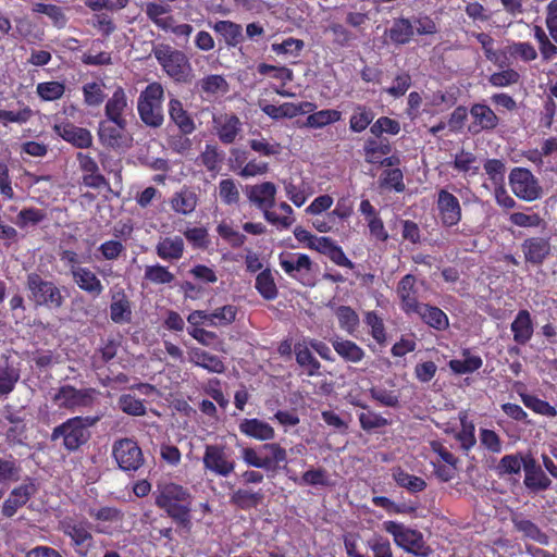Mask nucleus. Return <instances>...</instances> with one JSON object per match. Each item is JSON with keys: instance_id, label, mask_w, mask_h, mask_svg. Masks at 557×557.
<instances>
[{"instance_id": "2eb2a0df", "label": "nucleus", "mask_w": 557, "mask_h": 557, "mask_svg": "<svg viewBox=\"0 0 557 557\" xmlns=\"http://www.w3.org/2000/svg\"><path fill=\"white\" fill-rule=\"evenodd\" d=\"M436 205L441 222L444 225L454 226L458 224L461 219V207L456 196L445 189H441Z\"/></svg>"}, {"instance_id": "f257e3e1", "label": "nucleus", "mask_w": 557, "mask_h": 557, "mask_svg": "<svg viewBox=\"0 0 557 557\" xmlns=\"http://www.w3.org/2000/svg\"><path fill=\"white\" fill-rule=\"evenodd\" d=\"M191 498L188 490L177 483L163 481L157 484L156 505L181 523L189 521Z\"/></svg>"}, {"instance_id": "c9c22d12", "label": "nucleus", "mask_w": 557, "mask_h": 557, "mask_svg": "<svg viewBox=\"0 0 557 557\" xmlns=\"http://www.w3.org/2000/svg\"><path fill=\"white\" fill-rule=\"evenodd\" d=\"M197 86L207 98L218 97L228 91V83L222 75L211 74L201 78Z\"/></svg>"}, {"instance_id": "f3484780", "label": "nucleus", "mask_w": 557, "mask_h": 557, "mask_svg": "<svg viewBox=\"0 0 557 557\" xmlns=\"http://www.w3.org/2000/svg\"><path fill=\"white\" fill-rule=\"evenodd\" d=\"M397 296L400 299V308L407 314L413 312L422 302L418 301V290L416 288V277L411 274L405 275L397 286Z\"/></svg>"}, {"instance_id": "20e7f679", "label": "nucleus", "mask_w": 557, "mask_h": 557, "mask_svg": "<svg viewBox=\"0 0 557 557\" xmlns=\"http://www.w3.org/2000/svg\"><path fill=\"white\" fill-rule=\"evenodd\" d=\"M164 90L161 84H149L145 90L141 91L137 109L141 121L151 127H159L163 123V100Z\"/></svg>"}, {"instance_id": "6e6552de", "label": "nucleus", "mask_w": 557, "mask_h": 557, "mask_svg": "<svg viewBox=\"0 0 557 557\" xmlns=\"http://www.w3.org/2000/svg\"><path fill=\"white\" fill-rule=\"evenodd\" d=\"M203 469L214 475L226 478L235 470V460L223 444H207L202 456Z\"/></svg>"}, {"instance_id": "dca6fc26", "label": "nucleus", "mask_w": 557, "mask_h": 557, "mask_svg": "<svg viewBox=\"0 0 557 557\" xmlns=\"http://www.w3.org/2000/svg\"><path fill=\"white\" fill-rule=\"evenodd\" d=\"M472 123L470 131L480 133L482 131H493L497 127L499 119L496 113L484 103H475L470 108Z\"/></svg>"}, {"instance_id": "13d9d810", "label": "nucleus", "mask_w": 557, "mask_h": 557, "mask_svg": "<svg viewBox=\"0 0 557 557\" xmlns=\"http://www.w3.org/2000/svg\"><path fill=\"white\" fill-rule=\"evenodd\" d=\"M83 95H84V101L89 107H98L100 106L104 98V84L103 83H86L83 86Z\"/></svg>"}, {"instance_id": "a19ab883", "label": "nucleus", "mask_w": 557, "mask_h": 557, "mask_svg": "<svg viewBox=\"0 0 557 557\" xmlns=\"http://www.w3.org/2000/svg\"><path fill=\"white\" fill-rule=\"evenodd\" d=\"M335 351L346 361L357 363L364 357V351L356 343L336 338L332 342Z\"/></svg>"}, {"instance_id": "f8f14e48", "label": "nucleus", "mask_w": 557, "mask_h": 557, "mask_svg": "<svg viewBox=\"0 0 557 557\" xmlns=\"http://www.w3.org/2000/svg\"><path fill=\"white\" fill-rule=\"evenodd\" d=\"M95 395L96 392L91 388L77 389L71 385H63L52 396V400L60 408L75 410L90 406Z\"/></svg>"}, {"instance_id": "39448f33", "label": "nucleus", "mask_w": 557, "mask_h": 557, "mask_svg": "<svg viewBox=\"0 0 557 557\" xmlns=\"http://www.w3.org/2000/svg\"><path fill=\"white\" fill-rule=\"evenodd\" d=\"M26 288L28 299L37 307L45 306L50 309H58L63 305L64 297L60 288L53 282L44 280L35 272L27 274Z\"/></svg>"}, {"instance_id": "58836bf2", "label": "nucleus", "mask_w": 557, "mask_h": 557, "mask_svg": "<svg viewBox=\"0 0 557 557\" xmlns=\"http://www.w3.org/2000/svg\"><path fill=\"white\" fill-rule=\"evenodd\" d=\"M414 35V28L410 20L401 17L394 21L388 29L389 39L397 45L408 44Z\"/></svg>"}, {"instance_id": "8fccbe9b", "label": "nucleus", "mask_w": 557, "mask_h": 557, "mask_svg": "<svg viewBox=\"0 0 557 557\" xmlns=\"http://www.w3.org/2000/svg\"><path fill=\"white\" fill-rule=\"evenodd\" d=\"M18 379L17 370L10 366L8 360H0V395L11 393Z\"/></svg>"}, {"instance_id": "c756f323", "label": "nucleus", "mask_w": 557, "mask_h": 557, "mask_svg": "<svg viewBox=\"0 0 557 557\" xmlns=\"http://www.w3.org/2000/svg\"><path fill=\"white\" fill-rule=\"evenodd\" d=\"M156 252L162 260H178L183 257L184 240L180 236L161 238L156 246Z\"/></svg>"}, {"instance_id": "e2e57ef3", "label": "nucleus", "mask_w": 557, "mask_h": 557, "mask_svg": "<svg viewBox=\"0 0 557 557\" xmlns=\"http://www.w3.org/2000/svg\"><path fill=\"white\" fill-rule=\"evenodd\" d=\"M522 468V458L518 455L504 456L496 466V472L499 476L519 474Z\"/></svg>"}, {"instance_id": "b1692460", "label": "nucleus", "mask_w": 557, "mask_h": 557, "mask_svg": "<svg viewBox=\"0 0 557 557\" xmlns=\"http://www.w3.org/2000/svg\"><path fill=\"white\" fill-rule=\"evenodd\" d=\"M214 128L219 139L223 144H232L240 132L242 123L233 114H221L213 119Z\"/></svg>"}, {"instance_id": "9b49d317", "label": "nucleus", "mask_w": 557, "mask_h": 557, "mask_svg": "<svg viewBox=\"0 0 557 557\" xmlns=\"http://www.w3.org/2000/svg\"><path fill=\"white\" fill-rule=\"evenodd\" d=\"M512 193L520 199L532 201L541 197V187L534 175L524 168H515L509 174Z\"/></svg>"}, {"instance_id": "ea45409f", "label": "nucleus", "mask_w": 557, "mask_h": 557, "mask_svg": "<svg viewBox=\"0 0 557 557\" xmlns=\"http://www.w3.org/2000/svg\"><path fill=\"white\" fill-rule=\"evenodd\" d=\"M513 525L515 529L525 539L532 540L542 545H547L549 543L548 536L542 532L535 523L528 519L515 518Z\"/></svg>"}, {"instance_id": "393cba45", "label": "nucleus", "mask_w": 557, "mask_h": 557, "mask_svg": "<svg viewBox=\"0 0 557 557\" xmlns=\"http://www.w3.org/2000/svg\"><path fill=\"white\" fill-rule=\"evenodd\" d=\"M238 429L244 435L261 442L275 437L274 429L268 422L257 418L243 419L238 424Z\"/></svg>"}, {"instance_id": "4d7b16f0", "label": "nucleus", "mask_w": 557, "mask_h": 557, "mask_svg": "<svg viewBox=\"0 0 557 557\" xmlns=\"http://www.w3.org/2000/svg\"><path fill=\"white\" fill-rule=\"evenodd\" d=\"M459 420L461 424V430L457 434V440L459 441L461 447L466 450H469L475 445V436H474V424L471 421H468V417L466 412L459 413Z\"/></svg>"}, {"instance_id": "f03ea898", "label": "nucleus", "mask_w": 557, "mask_h": 557, "mask_svg": "<svg viewBox=\"0 0 557 557\" xmlns=\"http://www.w3.org/2000/svg\"><path fill=\"white\" fill-rule=\"evenodd\" d=\"M152 54L168 76L178 83H187L191 77V65L187 55L170 45L159 44Z\"/></svg>"}, {"instance_id": "49530a36", "label": "nucleus", "mask_w": 557, "mask_h": 557, "mask_svg": "<svg viewBox=\"0 0 557 557\" xmlns=\"http://www.w3.org/2000/svg\"><path fill=\"white\" fill-rule=\"evenodd\" d=\"M237 307L233 305H225L210 311L209 326L221 327L232 324L236 320Z\"/></svg>"}, {"instance_id": "bf43d9fd", "label": "nucleus", "mask_w": 557, "mask_h": 557, "mask_svg": "<svg viewBox=\"0 0 557 557\" xmlns=\"http://www.w3.org/2000/svg\"><path fill=\"white\" fill-rule=\"evenodd\" d=\"M336 317L341 329L352 334L359 325V317L350 307L341 306L336 310Z\"/></svg>"}, {"instance_id": "6e6d98bb", "label": "nucleus", "mask_w": 557, "mask_h": 557, "mask_svg": "<svg viewBox=\"0 0 557 557\" xmlns=\"http://www.w3.org/2000/svg\"><path fill=\"white\" fill-rule=\"evenodd\" d=\"M256 288L260 295L268 300L276 298L277 288L270 270H264L258 274L256 278Z\"/></svg>"}, {"instance_id": "79ce46f5", "label": "nucleus", "mask_w": 557, "mask_h": 557, "mask_svg": "<svg viewBox=\"0 0 557 557\" xmlns=\"http://www.w3.org/2000/svg\"><path fill=\"white\" fill-rule=\"evenodd\" d=\"M309 347L306 343L295 345L296 361L306 369L308 375L314 376L319 374L321 364L311 354Z\"/></svg>"}, {"instance_id": "a18cd8bd", "label": "nucleus", "mask_w": 557, "mask_h": 557, "mask_svg": "<svg viewBox=\"0 0 557 557\" xmlns=\"http://www.w3.org/2000/svg\"><path fill=\"white\" fill-rule=\"evenodd\" d=\"M373 119L374 112L372 109L358 104L350 116L349 128L355 133H361L372 123Z\"/></svg>"}, {"instance_id": "338daca9", "label": "nucleus", "mask_w": 557, "mask_h": 557, "mask_svg": "<svg viewBox=\"0 0 557 557\" xmlns=\"http://www.w3.org/2000/svg\"><path fill=\"white\" fill-rule=\"evenodd\" d=\"M367 546L372 552L373 557H393L391 542L380 534L370 537L367 541Z\"/></svg>"}, {"instance_id": "37998d69", "label": "nucleus", "mask_w": 557, "mask_h": 557, "mask_svg": "<svg viewBox=\"0 0 557 557\" xmlns=\"http://www.w3.org/2000/svg\"><path fill=\"white\" fill-rule=\"evenodd\" d=\"M32 10L35 13L48 16L57 28H63L66 25L67 18L64 10L57 4L36 2L33 4Z\"/></svg>"}, {"instance_id": "423d86ee", "label": "nucleus", "mask_w": 557, "mask_h": 557, "mask_svg": "<svg viewBox=\"0 0 557 557\" xmlns=\"http://www.w3.org/2000/svg\"><path fill=\"white\" fill-rule=\"evenodd\" d=\"M91 418L75 417L66 420L64 423L53 429L51 440H63V445L67 450H76L89 438L88 428L94 424Z\"/></svg>"}, {"instance_id": "cd10ccee", "label": "nucleus", "mask_w": 557, "mask_h": 557, "mask_svg": "<svg viewBox=\"0 0 557 557\" xmlns=\"http://www.w3.org/2000/svg\"><path fill=\"white\" fill-rule=\"evenodd\" d=\"M413 313L419 315L425 324L437 331L446 330L449 325L448 317L437 307L421 304Z\"/></svg>"}, {"instance_id": "aec40b11", "label": "nucleus", "mask_w": 557, "mask_h": 557, "mask_svg": "<svg viewBox=\"0 0 557 557\" xmlns=\"http://www.w3.org/2000/svg\"><path fill=\"white\" fill-rule=\"evenodd\" d=\"M64 533L71 537L75 549L81 555H86L92 545V536L84 522H64Z\"/></svg>"}, {"instance_id": "7c9ffc66", "label": "nucleus", "mask_w": 557, "mask_h": 557, "mask_svg": "<svg viewBox=\"0 0 557 557\" xmlns=\"http://www.w3.org/2000/svg\"><path fill=\"white\" fill-rule=\"evenodd\" d=\"M198 203V197L195 191L183 188L175 193L170 199V206L176 213L188 215L195 211Z\"/></svg>"}, {"instance_id": "6ab92c4d", "label": "nucleus", "mask_w": 557, "mask_h": 557, "mask_svg": "<svg viewBox=\"0 0 557 557\" xmlns=\"http://www.w3.org/2000/svg\"><path fill=\"white\" fill-rule=\"evenodd\" d=\"M35 493L36 485L32 481L23 483L22 485L13 488L9 497L3 503V515L5 517L14 516L17 509L23 507Z\"/></svg>"}, {"instance_id": "473e14b6", "label": "nucleus", "mask_w": 557, "mask_h": 557, "mask_svg": "<svg viewBox=\"0 0 557 557\" xmlns=\"http://www.w3.org/2000/svg\"><path fill=\"white\" fill-rule=\"evenodd\" d=\"M172 9L169 4H161L157 2H148L146 4V14L148 18L162 30L168 32L172 26L173 16L170 15Z\"/></svg>"}, {"instance_id": "bb28decb", "label": "nucleus", "mask_w": 557, "mask_h": 557, "mask_svg": "<svg viewBox=\"0 0 557 557\" xmlns=\"http://www.w3.org/2000/svg\"><path fill=\"white\" fill-rule=\"evenodd\" d=\"M513 341L519 345L527 344L533 335V323L528 310H520L510 325Z\"/></svg>"}, {"instance_id": "de8ad7c7", "label": "nucleus", "mask_w": 557, "mask_h": 557, "mask_svg": "<svg viewBox=\"0 0 557 557\" xmlns=\"http://www.w3.org/2000/svg\"><path fill=\"white\" fill-rule=\"evenodd\" d=\"M482 359L480 356L463 354L462 359H453L449 361V368L456 374H468L476 371L482 367Z\"/></svg>"}, {"instance_id": "4be33fe9", "label": "nucleus", "mask_w": 557, "mask_h": 557, "mask_svg": "<svg viewBox=\"0 0 557 557\" xmlns=\"http://www.w3.org/2000/svg\"><path fill=\"white\" fill-rule=\"evenodd\" d=\"M71 275L77 287L92 297L100 296L104 290L101 281L89 268L76 269Z\"/></svg>"}, {"instance_id": "0e129e2a", "label": "nucleus", "mask_w": 557, "mask_h": 557, "mask_svg": "<svg viewBox=\"0 0 557 557\" xmlns=\"http://www.w3.org/2000/svg\"><path fill=\"white\" fill-rule=\"evenodd\" d=\"M454 168L469 175H474L479 171L475 156L466 151H461L455 156Z\"/></svg>"}, {"instance_id": "0eeeda50", "label": "nucleus", "mask_w": 557, "mask_h": 557, "mask_svg": "<svg viewBox=\"0 0 557 557\" xmlns=\"http://www.w3.org/2000/svg\"><path fill=\"white\" fill-rule=\"evenodd\" d=\"M278 264L286 275L298 281L305 286L314 284V271L317 264L308 255L299 252H282L278 256Z\"/></svg>"}, {"instance_id": "e433bc0d", "label": "nucleus", "mask_w": 557, "mask_h": 557, "mask_svg": "<svg viewBox=\"0 0 557 557\" xmlns=\"http://www.w3.org/2000/svg\"><path fill=\"white\" fill-rule=\"evenodd\" d=\"M213 29L224 38L225 44L230 47H236L243 41L242 26L232 21H219L213 25Z\"/></svg>"}, {"instance_id": "864d4df0", "label": "nucleus", "mask_w": 557, "mask_h": 557, "mask_svg": "<svg viewBox=\"0 0 557 557\" xmlns=\"http://www.w3.org/2000/svg\"><path fill=\"white\" fill-rule=\"evenodd\" d=\"M36 92L44 101L59 100L65 92V85L57 81L39 83Z\"/></svg>"}, {"instance_id": "a878e982", "label": "nucleus", "mask_w": 557, "mask_h": 557, "mask_svg": "<svg viewBox=\"0 0 557 557\" xmlns=\"http://www.w3.org/2000/svg\"><path fill=\"white\" fill-rule=\"evenodd\" d=\"M110 305V318L114 323H127L132 319L131 304L122 288L113 289Z\"/></svg>"}, {"instance_id": "5701e85b", "label": "nucleus", "mask_w": 557, "mask_h": 557, "mask_svg": "<svg viewBox=\"0 0 557 557\" xmlns=\"http://www.w3.org/2000/svg\"><path fill=\"white\" fill-rule=\"evenodd\" d=\"M168 111L170 120L177 126L181 133L184 135H190L195 132V121L178 99L172 98L169 101Z\"/></svg>"}, {"instance_id": "ddd939ff", "label": "nucleus", "mask_w": 557, "mask_h": 557, "mask_svg": "<svg viewBox=\"0 0 557 557\" xmlns=\"http://www.w3.org/2000/svg\"><path fill=\"white\" fill-rule=\"evenodd\" d=\"M53 131L63 140L70 143L76 148L86 149L92 145V135L90 131L74 125L69 121L55 122Z\"/></svg>"}, {"instance_id": "9d476101", "label": "nucleus", "mask_w": 557, "mask_h": 557, "mask_svg": "<svg viewBox=\"0 0 557 557\" xmlns=\"http://www.w3.org/2000/svg\"><path fill=\"white\" fill-rule=\"evenodd\" d=\"M127 121L106 119L99 122L98 136L100 143L112 149L128 147L132 137L126 131Z\"/></svg>"}, {"instance_id": "7ed1b4c3", "label": "nucleus", "mask_w": 557, "mask_h": 557, "mask_svg": "<svg viewBox=\"0 0 557 557\" xmlns=\"http://www.w3.org/2000/svg\"><path fill=\"white\" fill-rule=\"evenodd\" d=\"M382 528L392 535L394 543L405 552L418 557H428L431 549L425 545L421 532L396 521H384Z\"/></svg>"}, {"instance_id": "1a4fd4ad", "label": "nucleus", "mask_w": 557, "mask_h": 557, "mask_svg": "<svg viewBox=\"0 0 557 557\" xmlns=\"http://www.w3.org/2000/svg\"><path fill=\"white\" fill-rule=\"evenodd\" d=\"M112 455L123 471H137L145 462L143 450L136 441L121 438L114 442Z\"/></svg>"}, {"instance_id": "69168bd1", "label": "nucleus", "mask_w": 557, "mask_h": 557, "mask_svg": "<svg viewBox=\"0 0 557 557\" xmlns=\"http://www.w3.org/2000/svg\"><path fill=\"white\" fill-rule=\"evenodd\" d=\"M391 150L388 143L368 140L364 147L366 160L369 163L376 164L379 160H381L383 156L388 154Z\"/></svg>"}, {"instance_id": "4c0bfd02", "label": "nucleus", "mask_w": 557, "mask_h": 557, "mask_svg": "<svg viewBox=\"0 0 557 557\" xmlns=\"http://www.w3.org/2000/svg\"><path fill=\"white\" fill-rule=\"evenodd\" d=\"M277 208L282 214L271 210V212H265V221L277 230H288L295 223L294 210L285 201L280 202Z\"/></svg>"}, {"instance_id": "f704fd0d", "label": "nucleus", "mask_w": 557, "mask_h": 557, "mask_svg": "<svg viewBox=\"0 0 557 557\" xmlns=\"http://www.w3.org/2000/svg\"><path fill=\"white\" fill-rule=\"evenodd\" d=\"M342 120V112L335 109H323L309 114L304 123L305 127L319 129Z\"/></svg>"}, {"instance_id": "c03bdc74", "label": "nucleus", "mask_w": 557, "mask_h": 557, "mask_svg": "<svg viewBox=\"0 0 557 557\" xmlns=\"http://www.w3.org/2000/svg\"><path fill=\"white\" fill-rule=\"evenodd\" d=\"M175 280V275L169 269L159 263L146 265L144 272V281L153 285L171 284Z\"/></svg>"}, {"instance_id": "c85d7f7f", "label": "nucleus", "mask_w": 557, "mask_h": 557, "mask_svg": "<svg viewBox=\"0 0 557 557\" xmlns=\"http://www.w3.org/2000/svg\"><path fill=\"white\" fill-rule=\"evenodd\" d=\"M189 361L212 373H223L225 370V366L219 356L200 348H193L189 351Z\"/></svg>"}, {"instance_id": "3c124183", "label": "nucleus", "mask_w": 557, "mask_h": 557, "mask_svg": "<svg viewBox=\"0 0 557 557\" xmlns=\"http://www.w3.org/2000/svg\"><path fill=\"white\" fill-rule=\"evenodd\" d=\"M218 194L221 201L227 206L237 205L240 199L238 184L232 178H224L219 182Z\"/></svg>"}, {"instance_id": "052dcab7", "label": "nucleus", "mask_w": 557, "mask_h": 557, "mask_svg": "<svg viewBox=\"0 0 557 557\" xmlns=\"http://www.w3.org/2000/svg\"><path fill=\"white\" fill-rule=\"evenodd\" d=\"M261 110L273 120L293 119L296 116V109L293 102H284L280 106L267 103L261 106Z\"/></svg>"}, {"instance_id": "5fc2aeb1", "label": "nucleus", "mask_w": 557, "mask_h": 557, "mask_svg": "<svg viewBox=\"0 0 557 557\" xmlns=\"http://www.w3.org/2000/svg\"><path fill=\"white\" fill-rule=\"evenodd\" d=\"M20 476L21 467L14 458H0V484L9 485L18 481Z\"/></svg>"}, {"instance_id": "412c9836", "label": "nucleus", "mask_w": 557, "mask_h": 557, "mask_svg": "<svg viewBox=\"0 0 557 557\" xmlns=\"http://www.w3.org/2000/svg\"><path fill=\"white\" fill-rule=\"evenodd\" d=\"M552 250L548 238L531 237L522 243V251L528 262L541 264Z\"/></svg>"}, {"instance_id": "a211bd4d", "label": "nucleus", "mask_w": 557, "mask_h": 557, "mask_svg": "<svg viewBox=\"0 0 557 557\" xmlns=\"http://www.w3.org/2000/svg\"><path fill=\"white\" fill-rule=\"evenodd\" d=\"M132 111L125 90L117 86L104 106L106 119L126 121V115Z\"/></svg>"}, {"instance_id": "4468645a", "label": "nucleus", "mask_w": 557, "mask_h": 557, "mask_svg": "<svg viewBox=\"0 0 557 557\" xmlns=\"http://www.w3.org/2000/svg\"><path fill=\"white\" fill-rule=\"evenodd\" d=\"M248 200L263 212H271L275 205L276 186L271 182L247 186L245 189Z\"/></svg>"}, {"instance_id": "774afa93", "label": "nucleus", "mask_w": 557, "mask_h": 557, "mask_svg": "<svg viewBox=\"0 0 557 557\" xmlns=\"http://www.w3.org/2000/svg\"><path fill=\"white\" fill-rule=\"evenodd\" d=\"M260 499L261 495L259 493L244 488L235 491L231 496L232 503L243 509L257 506Z\"/></svg>"}, {"instance_id": "72a5a7b5", "label": "nucleus", "mask_w": 557, "mask_h": 557, "mask_svg": "<svg viewBox=\"0 0 557 557\" xmlns=\"http://www.w3.org/2000/svg\"><path fill=\"white\" fill-rule=\"evenodd\" d=\"M304 48V40L293 37H288L282 42H274L271 45V50L275 54L284 57L290 63H296V60L300 57Z\"/></svg>"}, {"instance_id": "603ef678", "label": "nucleus", "mask_w": 557, "mask_h": 557, "mask_svg": "<svg viewBox=\"0 0 557 557\" xmlns=\"http://www.w3.org/2000/svg\"><path fill=\"white\" fill-rule=\"evenodd\" d=\"M521 400L527 408L537 414L548 418H554L557 416V409L554 406L534 395L522 394Z\"/></svg>"}, {"instance_id": "09e8293b", "label": "nucleus", "mask_w": 557, "mask_h": 557, "mask_svg": "<svg viewBox=\"0 0 557 557\" xmlns=\"http://www.w3.org/2000/svg\"><path fill=\"white\" fill-rule=\"evenodd\" d=\"M393 478L399 486L412 493L423 491L426 486V483L422 478L409 474L400 468L393 471Z\"/></svg>"}, {"instance_id": "2f4dec72", "label": "nucleus", "mask_w": 557, "mask_h": 557, "mask_svg": "<svg viewBox=\"0 0 557 557\" xmlns=\"http://www.w3.org/2000/svg\"><path fill=\"white\" fill-rule=\"evenodd\" d=\"M283 184L286 196L296 207H301L313 194L311 186L302 180L295 182L289 178L285 180Z\"/></svg>"}, {"instance_id": "680f3d73", "label": "nucleus", "mask_w": 557, "mask_h": 557, "mask_svg": "<svg viewBox=\"0 0 557 557\" xmlns=\"http://www.w3.org/2000/svg\"><path fill=\"white\" fill-rule=\"evenodd\" d=\"M46 218V213L42 210L36 208H26L20 211L14 223L20 228H26L39 224Z\"/></svg>"}]
</instances>
